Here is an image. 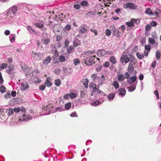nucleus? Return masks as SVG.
Listing matches in <instances>:
<instances>
[{
  "label": "nucleus",
  "mask_w": 161,
  "mask_h": 161,
  "mask_svg": "<svg viewBox=\"0 0 161 161\" xmlns=\"http://www.w3.org/2000/svg\"><path fill=\"white\" fill-rule=\"evenodd\" d=\"M109 61L112 64H115L116 63L115 58L113 56H112L110 58Z\"/></svg>",
  "instance_id": "nucleus-27"
},
{
  "label": "nucleus",
  "mask_w": 161,
  "mask_h": 161,
  "mask_svg": "<svg viewBox=\"0 0 161 161\" xmlns=\"http://www.w3.org/2000/svg\"><path fill=\"white\" fill-rule=\"evenodd\" d=\"M6 112L8 116H10V115H12L13 114V109L12 108L7 109H6Z\"/></svg>",
  "instance_id": "nucleus-26"
},
{
  "label": "nucleus",
  "mask_w": 161,
  "mask_h": 161,
  "mask_svg": "<svg viewBox=\"0 0 161 161\" xmlns=\"http://www.w3.org/2000/svg\"><path fill=\"white\" fill-rule=\"evenodd\" d=\"M32 56L33 58V59L34 60H39L40 59V54L39 53H34L32 52V54L31 55Z\"/></svg>",
  "instance_id": "nucleus-16"
},
{
  "label": "nucleus",
  "mask_w": 161,
  "mask_h": 161,
  "mask_svg": "<svg viewBox=\"0 0 161 161\" xmlns=\"http://www.w3.org/2000/svg\"><path fill=\"white\" fill-rule=\"evenodd\" d=\"M125 8H129L131 9H135L137 8V6L133 3H127L124 5Z\"/></svg>",
  "instance_id": "nucleus-4"
},
{
  "label": "nucleus",
  "mask_w": 161,
  "mask_h": 161,
  "mask_svg": "<svg viewBox=\"0 0 161 161\" xmlns=\"http://www.w3.org/2000/svg\"><path fill=\"white\" fill-rule=\"evenodd\" d=\"M61 84V81L59 79L56 80L55 81V84L57 86H60Z\"/></svg>",
  "instance_id": "nucleus-41"
},
{
  "label": "nucleus",
  "mask_w": 161,
  "mask_h": 161,
  "mask_svg": "<svg viewBox=\"0 0 161 161\" xmlns=\"http://www.w3.org/2000/svg\"><path fill=\"white\" fill-rule=\"evenodd\" d=\"M134 56L131 54L128 55H124L123 54L120 59V61L122 63L124 62L125 63H127L129 61L133 62L134 61Z\"/></svg>",
  "instance_id": "nucleus-2"
},
{
  "label": "nucleus",
  "mask_w": 161,
  "mask_h": 161,
  "mask_svg": "<svg viewBox=\"0 0 161 161\" xmlns=\"http://www.w3.org/2000/svg\"><path fill=\"white\" fill-rule=\"evenodd\" d=\"M156 58L157 60H159L160 58L161 53L159 51H157L156 53Z\"/></svg>",
  "instance_id": "nucleus-39"
},
{
  "label": "nucleus",
  "mask_w": 161,
  "mask_h": 161,
  "mask_svg": "<svg viewBox=\"0 0 161 161\" xmlns=\"http://www.w3.org/2000/svg\"><path fill=\"white\" fill-rule=\"evenodd\" d=\"M126 24L129 27H132L134 25V24L132 21L127 22H126Z\"/></svg>",
  "instance_id": "nucleus-50"
},
{
  "label": "nucleus",
  "mask_w": 161,
  "mask_h": 161,
  "mask_svg": "<svg viewBox=\"0 0 161 161\" xmlns=\"http://www.w3.org/2000/svg\"><path fill=\"white\" fill-rule=\"evenodd\" d=\"M80 63V60L78 58H75L73 61V64L75 65H78Z\"/></svg>",
  "instance_id": "nucleus-35"
},
{
  "label": "nucleus",
  "mask_w": 161,
  "mask_h": 161,
  "mask_svg": "<svg viewBox=\"0 0 161 161\" xmlns=\"http://www.w3.org/2000/svg\"><path fill=\"white\" fill-rule=\"evenodd\" d=\"M51 60V58L50 56H47L46 58L43 61V63L47 65L48 64L50 63Z\"/></svg>",
  "instance_id": "nucleus-20"
},
{
  "label": "nucleus",
  "mask_w": 161,
  "mask_h": 161,
  "mask_svg": "<svg viewBox=\"0 0 161 161\" xmlns=\"http://www.w3.org/2000/svg\"><path fill=\"white\" fill-rule=\"evenodd\" d=\"M105 33L107 36H109L111 35V32L109 29H107L106 30Z\"/></svg>",
  "instance_id": "nucleus-49"
},
{
  "label": "nucleus",
  "mask_w": 161,
  "mask_h": 161,
  "mask_svg": "<svg viewBox=\"0 0 161 161\" xmlns=\"http://www.w3.org/2000/svg\"><path fill=\"white\" fill-rule=\"evenodd\" d=\"M137 79L136 76L134 75L131 77L130 78L127 79V82L130 85L132 84Z\"/></svg>",
  "instance_id": "nucleus-8"
},
{
  "label": "nucleus",
  "mask_w": 161,
  "mask_h": 161,
  "mask_svg": "<svg viewBox=\"0 0 161 161\" xmlns=\"http://www.w3.org/2000/svg\"><path fill=\"white\" fill-rule=\"evenodd\" d=\"M29 88V85L26 82H24L21 83L20 86V89L22 91H26Z\"/></svg>",
  "instance_id": "nucleus-7"
},
{
  "label": "nucleus",
  "mask_w": 161,
  "mask_h": 161,
  "mask_svg": "<svg viewBox=\"0 0 161 161\" xmlns=\"http://www.w3.org/2000/svg\"><path fill=\"white\" fill-rule=\"evenodd\" d=\"M65 57L63 55H60L59 57L58 60L60 62H63L65 61Z\"/></svg>",
  "instance_id": "nucleus-37"
},
{
  "label": "nucleus",
  "mask_w": 161,
  "mask_h": 161,
  "mask_svg": "<svg viewBox=\"0 0 161 161\" xmlns=\"http://www.w3.org/2000/svg\"><path fill=\"white\" fill-rule=\"evenodd\" d=\"M76 96V94L74 93H71L69 94V97L71 98H75Z\"/></svg>",
  "instance_id": "nucleus-48"
},
{
  "label": "nucleus",
  "mask_w": 161,
  "mask_h": 161,
  "mask_svg": "<svg viewBox=\"0 0 161 161\" xmlns=\"http://www.w3.org/2000/svg\"><path fill=\"white\" fill-rule=\"evenodd\" d=\"M34 81L35 83H38L40 82L41 80L38 77H35L34 78Z\"/></svg>",
  "instance_id": "nucleus-47"
},
{
  "label": "nucleus",
  "mask_w": 161,
  "mask_h": 161,
  "mask_svg": "<svg viewBox=\"0 0 161 161\" xmlns=\"http://www.w3.org/2000/svg\"><path fill=\"white\" fill-rule=\"evenodd\" d=\"M136 88V85H132L130 87H128L127 89H128V91L130 92H132Z\"/></svg>",
  "instance_id": "nucleus-28"
},
{
  "label": "nucleus",
  "mask_w": 161,
  "mask_h": 161,
  "mask_svg": "<svg viewBox=\"0 0 161 161\" xmlns=\"http://www.w3.org/2000/svg\"><path fill=\"white\" fill-rule=\"evenodd\" d=\"M6 88L3 86H0V91L1 92L3 93L5 92Z\"/></svg>",
  "instance_id": "nucleus-42"
},
{
  "label": "nucleus",
  "mask_w": 161,
  "mask_h": 161,
  "mask_svg": "<svg viewBox=\"0 0 161 161\" xmlns=\"http://www.w3.org/2000/svg\"><path fill=\"white\" fill-rule=\"evenodd\" d=\"M97 94L99 96L103 95L104 93L101 90H98L97 91Z\"/></svg>",
  "instance_id": "nucleus-62"
},
{
  "label": "nucleus",
  "mask_w": 161,
  "mask_h": 161,
  "mask_svg": "<svg viewBox=\"0 0 161 161\" xmlns=\"http://www.w3.org/2000/svg\"><path fill=\"white\" fill-rule=\"evenodd\" d=\"M154 93L156 95V98L157 99H159V97L158 91L156 90H155L154 92Z\"/></svg>",
  "instance_id": "nucleus-57"
},
{
  "label": "nucleus",
  "mask_w": 161,
  "mask_h": 161,
  "mask_svg": "<svg viewBox=\"0 0 161 161\" xmlns=\"http://www.w3.org/2000/svg\"><path fill=\"white\" fill-rule=\"evenodd\" d=\"M18 9V7L16 6L12 7L10 9H8L5 12V14L9 20L12 19L14 17L15 14L17 13Z\"/></svg>",
  "instance_id": "nucleus-1"
},
{
  "label": "nucleus",
  "mask_w": 161,
  "mask_h": 161,
  "mask_svg": "<svg viewBox=\"0 0 161 161\" xmlns=\"http://www.w3.org/2000/svg\"><path fill=\"white\" fill-rule=\"evenodd\" d=\"M32 119V117L30 116L29 115L24 114L20 117L19 120V121H27Z\"/></svg>",
  "instance_id": "nucleus-5"
},
{
  "label": "nucleus",
  "mask_w": 161,
  "mask_h": 161,
  "mask_svg": "<svg viewBox=\"0 0 161 161\" xmlns=\"http://www.w3.org/2000/svg\"><path fill=\"white\" fill-rule=\"evenodd\" d=\"M4 80L3 79L1 73L0 72V85H2L3 83Z\"/></svg>",
  "instance_id": "nucleus-52"
},
{
  "label": "nucleus",
  "mask_w": 161,
  "mask_h": 161,
  "mask_svg": "<svg viewBox=\"0 0 161 161\" xmlns=\"http://www.w3.org/2000/svg\"><path fill=\"white\" fill-rule=\"evenodd\" d=\"M89 82V80L88 79H86L85 80V81H84L83 84L85 88H87L88 87V84Z\"/></svg>",
  "instance_id": "nucleus-31"
},
{
  "label": "nucleus",
  "mask_w": 161,
  "mask_h": 161,
  "mask_svg": "<svg viewBox=\"0 0 161 161\" xmlns=\"http://www.w3.org/2000/svg\"><path fill=\"white\" fill-rule=\"evenodd\" d=\"M101 99H102V101H99V100H96V101L92 102L91 103V104L92 105L94 106H96L98 105V104H101L103 102L105 101V98H102Z\"/></svg>",
  "instance_id": "nucleus-14"
},
{
  "label": "nucleus",
  "mask_w": 161,
  "mask_h": 161,
  "mask_svg": "<svg viewBox=\"0 0 161 161\" xmlns=\"http://www.w3.org/2000/svg\"><path fill=\"white\" fill-rule=\"evenodd\" d=\"M148 42L150 44L153 45V46L154 47H157L158 45V42L152 38H149Z\"/></svg>",
  "instance_id": "nucleus-13"
},
{
  "label": "nucleus",
  "mask_w": 161,
  "mask_h": 161,
  "mask_svg": "<svg viewBox=\"0 0 161 161\" xmlns=\"http://www.w3.org/2000/svg\"><path fill=\"white\" fill-rule=\"evenodd\" d=\"M44 22L42 21H41L39 23H37L35 24V26L38 28H40L41 30L43 31H45L46 29L45 27L44 26Z\"/></svg>",
  "instance_id": "nucleus-6"
},
{
  "label": "nucleus",
  "mask_w": 161,
  "mask_h": 161,
  "mask_svg": "<svg viewBox=\"0 0 161 161\" xmlns=\"http://www.w3.org/2000/svg\"><path fill=\"white\" fill-rule=\"evenodd\" d=\"M156 61H153L152 63L151 64V66L154 69L156 66Z\"/></svg>",
  "instance_id": "nucleus-63"
},
{
  "label": "nucleus",
  "mask_w": 161,
  "mask_h": 161,
  "mask_svg": "<svg viewBox=\"0 0 161 161\" xmlns=\"http://www.w3.org/2000/svg\"><path fill=\"white\" fill-rule=\"evenodd\" d=\"M105 79L104 77V76L103 75H102L101 76V79L100 80L99 82V84L101 85L104 83V82L105 81Z\"/></svg>",
  "instance_id": "nucleus-29"
},
{
  "label": "nucleus",
  "mask_w": 161,
  "mask_h": 161,
  "mask_svg": "<svg viewBox=\"0 0 161 161\" xmlns=\"http://www.w3.org/2000/svg\"><path fill=\"white\" fill-rule=\"evenodd\" d=\"M45 84L47 87H50L52 86V83L50 82L48 80V78H47V80L45 82Z\"/></svg>",
  "instance_id": "nucleus-38"
},
{
  "label": "nucleus",
  "mask_w": 161,
  "mask_h": 161,
  "mask_svg": "<svg viewBox=\"0 0 161 161\" xmlns=\"http://www.w3.org/2000/svg\"><path fill=\"white\" fill-rule=\"evenodd\" d=\"M14 69V65L12 64H10L7 67L6 71L8 74H10L13 73Z\"/></svg>",
  "instance_id": "nucleus-11"
},
{
  "label": "nucleus",
  "mask_w": 161,
  "mask_h": 161,
  "mask_svg": "<svg viewBox=\"0 0 161 161\" xmlns=\"http://www.w3.org/2000/svg\"><path fill=\"white\" fill-rule=\"evenodd\" d=\"M88 2L86 1L83 0L80 3V4L83 6H86L88 5Z\"/></svg>",
  "instance_id": "nucleus-40"
},
{
  "label": "nucleus",
  "mask_w": 161,
  "mask_h": 161,
  "mask_svg": "<svg viewBox=\"0 0 161 161\" xmlns=\"http://www.w3.org/2000/svg\"><path fill=\"white\" fill-rule=\"evenodd\" d=\"M136 55L138 58L139 59H142L144 57V55L142 53H140L139 52H137Z\"/></svg>",
  "instance_id": "nucleus-30"
},
{
  "label": "nucleus",
  "mask_w": 161,
  "mask_h": 161,
  "mask_svg": "<svg viewBox=\"0 0 161 161\" xmlns=\"http://www.w3.org/2000/svg\"><path fill=\"white\" fill-rule=\"evenodd\" d=\"M119 94L121 97L124 96L126 93V91L124 88L120 87L118 90Z\"/></svg>",
  "instance_id": "nucleus-15"
},
{
  "label": "nucleus",
  "mask_w": 161,
  "mask_h": 161,
  "mask_svg": "<svg viewBox=\"0 0 161 161\" xmlns=\"http://www.w3.org/2000/svg\"><path fill=\"white\" fill-rule=\"evenodd\" d=\"M145 13L147 14H149L150 15H154L155 16H156L158 15V11L155 12L154 13L152 11L151 9L149 8H147L145 11Z\"/></svg>",
  "instance_id": "nucleus-9"
},
{
  "label": "nucleus",
  "mask_w": 161,
  "mask_h": 161,
  "mask_svg": "<svg viewBox=\"0 0 161 161\" xmlns=\"http://www.w3.org/2000/svg\"><path fill=\"white\" fill-rule=\"evenodd\" d=\"M42 41L43 44L47 45L50 42V39L48 38H42Z\"/></svg>",
  "instance_id": "nucleus-25"
},
{
  "label": "nucleus",
  "mask_w": 161,
  "mask_h": 161,
  "mask_svg": "<svg viewBox=\"0 0 161 161\" xmlns=\"http://www.w3.org/2000/svg\"><path fill=\"white\" fill-rule=\"evenodd\" d=\"M63 71L64 73L66 74H70L71 73V69L67 68L66 67H64L63 68Z\"/></svg>",
  "instance_id": "nucleus-22"
},
{
  "label": "nucleus",
  "mask_w": 161,
  "mask_h": 161,
  "mask_svg": "<svg viewBox=\"0 0 161 161\" xmlns=\"http://www.w3.org/2000/svg\"><path fill=\"white\" fill-rule=\"evenodd\" d=\"M113 85L114 86L115 89H118L119 87V84L116 81H114Z\"/></svg>",
  "instance_id": "nucleus-36"
},
{
  "label": "nucleus",
  "mask_w": 161,
  "mask_h": 161,
  "mask_svg": "<svg viewBox=\"0 0 161 161\" xmlns=\"http://www.w3.org/2000/svg\"><path fill=\"white\" fill-rule=\"evenodd\" d=\"M95 50H92L89 51H86L83 52L82 54V55H86L87 56L91 55L92 53H95Z\"/></svg>",
  "instance_id": "nucleus-19"
},
{
  "label": "nucleus",
  "mask_w": 161,
  "mask_h": 161,
  "mask_svg": "<svg viewBox=\"0 0 161 161\" xmlns=\"http://www.w3.org/2000/svg\"><path fill=\"white\" fill-rule=\"evenodd\" d=\"M97 54L99 57H103L106 55V51L103 49H100L97 51Z\"/></svg>",
  "instance_id": "nucleus-10"
},
{
  "label": "nucleus",
  "mask_w": 161,
  "mask_h": 161,
  "mask_svg": "<svg viewBox=\"0 0 161 161\" xmlns=\"http://www.w3.org/2000/svg\"><path fill=\"white\" fill-rule=\"evenodd\" d=\"M57 111L61 112L64 110V109L63 107H59L56 108Z\"/></svg>",
  "instance_id": "nucleus-60"
},
{
  "label": "nucleus",
  "mask_w": 161,
  "mask_h": 161,
  "mask_svg": "<svg viewBox=\"0 0 161 161\" xmlns=\"http://www.w3.org/2000/svg\"><path fill=\"white\" fill-rule=\"evenodd\" d=\"M4 97L6 99L10 98H11L10 93L8 92L6 94L4 95Z\"/></svg>",
  "instance_id": "nucleus-45"
},
{
  "label": "nucleus",
  "mask_w": 161,
  "mask_h": 161,
  "mask_svg": "<svg viewBox=\"0 0 161 161\" xmlns=\"http://www.w3.org/2000/svg\"><path fill=\"white\" fill-rule=\"evenodd\" d=\"M85 64L87 66H92L95 62L93 61V57L92 56H89L83 59Z\"/></svg>",
  "instance_id": "nucleus-3"
},
{
  "label": "nucleus",
  "mask_w": 161,
  "mask_h": 161,
  "mask_svg": "<svg viewBox=\"0 0 161 161\" xmlns=\"http://www.w3.org/2000/svg\"><path fill=\"white\" fill-rule=\"evenodd\" d=\"M113 35L114 36H116L118 37H119L120 36L119 34V31L118 29H116L114 26H113Z\"/></svg>",
  "instance_id": "nucleus-12"
},
{
  "label": "nucleus",
  "mask_w": 161,
  "mask_h": 161,
  "mask_svg": "<svg viewBox=\"0 0 161 161\" xmlns=\"http://www.w3.org/2000/svg\"><path fill=\"white\" fill-rule=\"evenodd\" d=\"M61 72V70L59 69H57L54 70V73L57 75H59Z\"/></svg>",
  "instance_id": "nucleus-51"
},
{
  "label": "nucleus",
  "mask_w": 161,
  "mask_h": 161,
  "mask_svg": "<svg viewBox=\"0 0 161 161\" xmlns=\"http://www.w3.org/2000/svg\"><path fill=\"white\" fill-rule=\"evenodd\" d=\"M27 29L29 32L31 33H36L35 30L31 27V26H27Z\"/></svg>",
  "instance_id": "nucleus-33"
},
{
  "label": "nucleus",
  "mask_w": 161,
  "mask_h": 161,
  "mask_svg": "<svg viewBox=\"0 0 161 161\" xmlns=\"http://www.w3.org/2000/svg\"><path fill=\"white\" fill-rule=\"evenodd\" d=\"M152 36L153 38L154 39H157L158 38V36L156 33L154 32L152 33Z\"/></svg>",
  "instance_id": "nucleus-55"
},
{
  "label": "nucleus",
  "mask_w": 161,
  "mask_h": 161,
  "mask_svg": "<svg viewBox=\"0 0 161 161\" xmlns=\"http://www.w3.org/2000/svg\"><path fill=\"white\" fill-rule=\"evenodd\" d=\"M115 95L114 93H111L109 94L107 97L108 100L109 101H112L114 98Z\"/></svg>",
  "instance_id": "nucleus-24"
},
{
  "label": "nucleus",
  "mask_w": 161,
  "mask_h": 161,
  "mask_svg": "<svg viewBox=\"0 0 161 161\" xmlns=\"http://www.w3.org/2000/svg\"><path fill=\"white\" fill-rule=\"evenodd\" d=\"M99 86H98L97 87V86L96 85L93 88L92 91L93 92H97L99 89Z\"/></svg>",
  "instance_id": "nucleus-58"
},
{
  "label": "nucleus",
  "mask_w": 161,
  "mask_h": 161,
  "mask_svg": "<svg viewBox=\"0 0 161 161\" xmlns=\"http://www.w3.org/2000/svg\"><path fill=\"white\" fill-rule=\"evenodd\" d=\"M7 64H2L0 65V68L1 69H4L6 68L7 67Z\"/></svg>",
  "instance_id": "nucleus-56"
},
{
  "label": "nucleus",
  "mask_w": 161,
  "mask_h": 161,
  "mask_svg": "<svg viewBox=\"0 0 161 161\" xmlns=\"http://www.w3.org/2000/svg\"><path fill=\"white\" fill-rule=\"evenodd\" d=\"M15 34H11L9 36L10 41L12 42H14L15 40Z\"/></svg>",
  "instance_id": "nucleus-32"
},
{
  "label": "nucleus",
  "mask_w": 161,
  "mask_h": 161,
  "mask_svg": "<svg viewBox=\"0 0 161 161\" xmlns=\"http://www.w3.org/2000/svg\"><path fill=\"white\" fill-rule=\"evenodd\" d=\"M20 108L19 107H16L14 109V111L15 113H18L20 111Z\"/></svg>",
  "instance_id": "nucleus-53"
},
{
  "label": "nucleus",
  "mask_w": 161,
  "mask_h": 161,
  "mask_svg": "<svg viewBox=\"0 0 161 161\" xmlns=\"http://www.w3.org/2000/svg\"><path fill=\"white\" fill-rule=\"evenodd\" d=\"M151 28V26L149 25H147L145 26V31H149Z\"/></svg>",
  "instance_id": "nucleus-64"
},
{
  "label": "nucleus",
  "mask_w": 161,
  "mask_h": 161,
  "mask_svg": "<svg viewBox=\"0 0 161 161\" xmlns=\"http://www.w3.org/2000/svg\"><path fill=\"white\" fill-rule=\"evenodd\" d=\"M71 106V104L70 103H67L65 105V108L66 109L68 110L70 109Z\"/></svg>",
  "instance_id": "nucleus-43"
},
{
  "label": "nucleus",
  "mask_w": 161,
  "mask_h": 161,
  "mask_svg": "<svg viewBox=\"0 0 161 161\" xmlns=\"http://www.w3.org/2000/svg\"><path fill=\"white\" fill-rule=\"evenodd\" d=\"M87 31V29L86 27V26L83 25L81 26L79 29V32L81 33H85Z\"/></svg>",
  "instance_id": "nucleus-17"
},
{
  "label": "nucleus",
  "mask_w": 161,
  "mask_h": 161,
  "mask_svg": "<svg viewBox=\"0 0 161 161\" xmlns=\"http://www.w3.org/2000/svg\"><path fill=\"white\" fill-rule=\"evenodd\" d=\"M151 25L153 27H155L157 25V23L154 21H152L150 23Z\"/></svg>",
  "instance_id": "nucleus-59"
},
{
  "label": "nucleus",
  "mask_w": 161,
  "mask_h": 161,
  "mask_svg": "<svg viewBox=\"0 0 161 161\" xmlns=\"http://www.w3.org/2000/svg\"><path fill=\"white\" fill-rule=\"evenodd\" d=\"M73 48L72 47H69L67 49V52L69 53L70 54L72 51Z\"/></svg>",
  "instance_id": "nucleus-46"
},
{
  "label": "nucleus",
  "mask_w": 161,
  "mask_h": 161,
  "mask_svg": "<svg viewBox=\"0 0 161 161\" xmlns=\"http://www.w3.org/2000/svg\"><path fill=\"white\" fill-rule=\"evenodd\" d=\"M128 72L130 73H131L133 71V70L134 69V67L132 65H129L128 67Z\"/></svg>",
  "instance_id": "nucleus-34"
},
{
  "label": "nucleus",
  "mask_w": 161,
  "mask_h": 161,
  "mask_svg": "<svg viewBox=\"0 0 161 161\" xmlns=\"http://www.w3.org/2000/svg\"><path fill=\"white\" fill-rule=\"evenodd\" d=\"M117 76L119 82L123 81L125 80L124 76L122 74H118Z\"/></svg>",
  "instance_id": "nucleus-21"
},
{
  "label": "nucleus",
  "mask_w": 161,
  "mask_h": 161,
  "mask_svg": "<svg viewBox=\"0 0 161 161\" xmlns=\"http://www.w3.org/2000/svg\"><path fill=\"white\" fill-rule=\"evenodd\" d=\"M145 50L150 52L151 49V46L149 45H145Z\"/></svg>",
  "instance_id": "nucleus-44"
},
{
  "label": "nucleus",
  "mask_w": 161,
  "mask_h": 161,
  "mask_svg": "<svg viewBox=\"0 0 161 161\" xmlns=\"http://www.w3.org/2000/svg\"><path fill=\"white\" fill-rule=\"evenodd\" d=\"M96 86V85L93 82H91L89 85V87L91 89H93V88L94 87Z\"/></svg>",
  "instance_id": "nucleus-61"
},
{
  "label": "nucleus",
  "mask_w": 161,
  "mask_h": 161,
  "mask_svg": "<svg viewBox=\"0 0 161 161\" xmlns=\"http://www.w3.org/2000/svg\"><path fill=\"white\" fill-rule=\"evenodd\" d=\"M86 91H81L80 92V97H83L86 94Z\"/></svg>",
  "instance_id": "nucleus-54"
},
{
  "label": "nucleus",
  "mask_w": 161,
  "mask_h": 161,
  "mask_svg": "<svg viewBox=\"0 0 161 161\" xmlns=\"http://www.w3.org/2000/svg\"><path fill=\"white\" fill-rule=\"evenodd\" d=\"M20 65L22 70L24 72L26 71L28 67L27 65L25 63H23L22 62H21L20 64Z\"/></svg>",
  "instance_id": "nucleus-18"
},
{
  "label": "nucleus",
  "mask_w": 161,
  "mask_h": 161,
  "mask_svg": "<svg viewBox=\"0 0 161 161\" xmlns=\"http://www.w3.org/2000/svg\"><path fill=\"white\" fill-rule=\"evenodd\" d=\"M73 44L74 46L76 47L80 45V42L78 39H75L73 41Z\"/></svg>",
  "instance_id": "nucleus-23"
}]
</instances>
